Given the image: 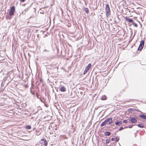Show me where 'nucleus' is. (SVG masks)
Here are the masks:
<instances>
[{"label":"nucleus","instance_id":"obj_21","mask_svg":"<svg viewBox=\"0 0 146 146\" xmlns=\"http://www.w3.org/2000/svg\"><path fill=\"white\" fill-rule=\"evenodd\" d=\"M124 129V128L123 127H120L119 128V129L118 130V131H120L122 130V129Z\"/></svg>","mask_w":146,"mask_h":146},{"label":"nucleus","instance_id":"obj_3","mask_svg":"<svg viewBox=\"0 0 146 146\" xmlns=\"http://www.w3.org/2000/svg\"><path fill=\"white\" fill-rule=\"evenodd\" d=\"M144 41L142 40L140 42V45L138 48V50H141L144 46Z\"/></svg>","mask_w":146,"mask_h":146},{"label":"nucleus","instance_id":"obj_5","mask_svg":"<svg viewBox=\"0 0 146 146\" xmlns=\"http://www.w3.org/2000/svg\"><path fill=\"white\" fill-rule=\"evenodd\" d=\"M105 120L106 121V123L108 125H110L112 123V118L107 119Z\"/></svg>","mask_w":146,"mask_h":146},{"label":"nucleus","instance_id":"obj_8","mask_svg":"<svg viewBox=\"0 0 146 146\" xmlns=\"http://www.w3.org/2000/svg\"><path fill=\"white\" fill-rule=\"evenodd\" d=\"M125 19L126 21H128L130 23H132L133 22V20L129 18H125Z\"/></svg>","mask_w":146,"mask_h":146},{"label":"nucleus","instance_id":"obj_24","mask_svg":"<svg viewBox=\"0 0 146 146\" xmlns=\"http://www.w3.org/2000/svg\"><path fill=\"white\" fill-rule=\"evenodd\" d=\"M31 93H32V94L33 95L35 94V92H33L31 90Z\"/></svg>","mask_w":146,"mask_h":146},{"label":"nucleus","instance_id":"obj_29","mask_svg":"<svg viewBox=\"0 0 146 146\" xmlns=\"http://www.w3.org/2000/svg\"><path fill=\"white\" fill-rule=\"evenodd\" d=\"M40 81H42V80H41V79H40Z\"/></svg>","mask_w":146,"mask_h":146},{"label":"nucleus","instance_id":"obj_19","mask_svg":"<svg viewBox=\"0 0 146 146\" xmlns=\"http://www.w3.org/2000/svg\"><path fill=\"white\" fill-rule=\"evenodd\" d=\"M119 140V137H117L116 138V142L118 141Z\"/></svg>","mask_w":146,"mask_h":146},{"label":"nucleus","instance_id":"obj_9","mask_svg":"<svg viewBox=\"0 0 146 146\" xmlns=\"http://www.w3.org/2000/svg\"><path fill=\"white\" fill-rule=\"evenodd\" d=\"M139 116L142 119H146V115H139Z\"/></svg>","mask_w":146,"mask_h":146},{"label":"nucleus","instance_id":"obj_25","mask_svg":"<svg viewBox=\"0 0 146 146\" xmlns=\"http://www.w3.org/2000/svg\"><path fill=\"white\" fill-rule=\"evenodd\" d=\"M25 0H20V1L21 2H25Z\"/></svg>","mask_w":146,"mask_h":146},{"label":"nucleus","instance_id":"obj_18","mask_svg":"<svg viewBox=\"0 0 146 146\" xmlns=\"http://www.w3.org/2000/svg\"><path fill=\"white\" fill-rule=\"evenodd\" d=\"M110 141V139H107L106 140V142L107 143H109Z\"/></svg>","mask_w":146,"mask_h":146},{"label":"nucleus","instance_id":"obj_7","mask_svg":"<svg viewBox=\"0 0 146 146\" xmlns=\"http://www.w3.org/2000/svg\"><path fill=\"white\" fill-rule=\"evenodd\" d=\"M91 67V64H88V65L86 66V68L85 69V70H84V74H85L87 72L88 70L89 69V68H90Z\"/></svg>","mask_w":146,"mask_h":146},{"label":"nucleus","instance_id":"obj_23","mask_svg":"<svg viewBox=\"0 0 146 146\" xmlns=\"http://www.w3.org/2000/svg\"><path fill=\"white\" fill-rule=\"evenodd\" d=\"M134 26L135 27H137V24H136V23H134V24H133Z\"/></svg>","mask_w":146,"mask_h":146},{"label":"nucleus","instance_id":"obj_16","mask_svg":"<svg viewBox=\"0 0 146 146\" xmlns=\"http://www.w3.org/2000/svg\"><path fill=\"white\" fill-rule=\"evenodd\" d=\"M121 121L115 122V124L116 125H120L121 124Z\"/></svg>","mask_w":146,"mask_h":146},{"label":"nucleus","instance_id":"obj_1","mask_svg":"<svg viewBox=\"0 0 146 146\" xmlns=\"http://www.w3.org/2000/svg\"><path fill=\"white\" fill-rule=\"evenodd\" d=\"M105 12L106 16L107 17H108L110 15V10L109 6L108 4H106L105 7Z\"/></svg>","mask_w":146,"mask_h":146},{"label":"nucleus","instance_id":"obj_13","mask_svg":"<svg viewBox=\"0 0 146 146\" xmlns=\"http://www.w3.org/2000/svg\"><path fill=\"white\" fill-rule=\"evenodd\" d=\"M101 99L102 100H105L106 99V96L105 95H103L101 97Z\"/></svg>","mask_w":146,"mask_h":146},{"label":"nucleus","instance_id":"obj_11","mask_svg":"<svg viewBox=\"0 0 146 146\" xmlns=\"http://www.w3.org/2000/svg\"><path fill=\"white\" fill-rule=\"evenodd\" d=\"M110 134L111 133L110 132H106L105 133V135L106 136H110Z\"/></svg>","mask_w":146,"mask_h":146},{"label":"nucleus","instance_id":"obj_26","mask_svg":"<svg viewBox=\"0 0 146 146\" xmlns=\"http://www.w3.org/2000/svg\"><path fill=\"white\" fill-rule=\"evenodd\" d=\"M115 139V138H112L111 139V140L112 141H113Z\"/></svg>","mask_w":146,"mask_h":146},{"label":"nucleus","instance_id":"obj_14","mask_svg":"<svg viewBox=\"0 0 146 146\" xmlns=\"http://www.w3.org/2000/svg\"><path fill=\"white\" fill-rule=\"evenodd\" d=\"M137 126L139 127H141V128H143L144 127L143 125L142 124H138Z\"/></svg>","mask_w":146,"mask_h":146},{"label":"nucleus","instance_id":"obj_22","mask_svg":"<svg viewBox=\"0 0 146 146\" xmlns=\"http://www.w3.org/2000/svg\"><path fill=\"white\" fill-rule=\"evenodd\" d=\"M127 122V120H124L123 121V122L124 123H126Z\"/></svg>","mask_w":146,"mask_h":146},{"label":"nucleus","instance_id":"obj_30","mask_svg":"<svg viewBox=\"0 0 146 146\" xmlns=\"http://www.w3.org/2000/svg\"><path fill=\"white\" fill-rule=\"evenodd\" d=\"M64 91H65V89H64Z\"/></svg>","mask_w":146,"mask_h":146},{"label":"nucleus","instance_id":"obj_17","mask_svg":"<svg viewBox=\"0 0 146 146\" xmlns=\"http://www.w3.org/2000/svg\"><path fill=\"white\" fill-rule=\"evenodd\" d=\"M36 135H39L40 134V132L39 131L36 130Z\"/></svg>","mask_w":146,"mask_h":146},{"label":"nucleus","instance_id":"obj_10","mask_svg":"<svg viewBox=\"0 0 146 146\" xmlns=\"http://www.w3.org/2000/svg\"><path fill=\"white\" fill-rule=\"evenodd\" d=\"M106 120H105L104 121L102 122V123L100 125L101 127H102L104 126L105 125H106Z\"/></svg>","mask_w":146,"mask_h":146},{"label":"nucleus","instance_id":"obj_27","mask_svg":"<svg viewBox=\"0 0 146 146\" xmlns=\"http://www.w3.org/2000/svg\"><path fill=\"white\" fill-rule=\"evenodd\" d=\"M31 29H29V30L28 31H27V32H28V33H29L30 32V31H31Z\"/></svg>","mask_w":146,"mask_h":146},{"label":"nucleus","instance_id":"obj_28","mask_svg":"<svg viewBox=\"0 0 146 146\" xmlns=\"http://www.w3.org/2000/svg\"><path fill=\"white\" fill-rule=\"evenodd\" d=\"M133 125H131V126H130V127H129V128H131L132 127H133Z\"/></svg>","mask_w":146,"mask_h":146},{"label":"nucleus","instance_id":"obj_6","mask_svg":"<svg viewBox=\"0 0 146 146\" xmlns=\"http://www.w3.org/2000/svg\"><path fill=\"white\" fill-rule=\"evenodd\" d=\"M129 121L132 123H135L137 122V120L135 117H132L129 119Z\"/></svg>","mask_w":146,"mask_h":146},{"label":"nucleus","instance_id":"obj_15","mask_svg":"<svg viewBox=\"0 0 146 146\" xmlns=\"http://www.w3.org/2000/svg\"><path fill=\"white\" fill-rule=\"evenodd\" d=\"M84 10L86 13H89V10L88 8H85L84 9Z\"/></svg>","mask_w":146,"mask_h":146},{"label":"nucleus","instance_id":"obj_4","mask_svg":"<svg viewBox=\"0 0 146 146\" xmlns=\"http://www.w3.org/2000/svg\"><path fill=\"white\" fill-rule=\"evenodd\" d=\"M40 143L42 144L44 146H46L47 145V143L45 139H42L40 141Z\"/></svg>","mask_w":146,"mask_h":146},{"label":"nucleus","instance_id":"obj_2","mask_svg":"<svg viewBox=\"0 0 146 146\" xmlns=\"http://www.w3.org/2000/svg\"><path fill=\"white\" fill-rule=\"evenodd\" d=\"M15 12V8L14 6H12L10 8L9 11V15L10 16L13 15Z\"/></svg>","mask_w":146,"mask_h":146},{"label":"nucleus","instance_id":"obj_12","mask_svg":"<svg viewBox=\"0 0 146 146\" xmlns=\"http://www.w3.org/2000/svg\"><path fill=\"white\" fill-rule=\"evenodd\" d=\"M31 128V126L30 125H27L25 127V128L27 129H29Z\"/></svg>","mask_w":146,"mask_h":146},{"label":"nucleus","instance_id":"obj_20","mask_svg":"<svg viewBox=\"0 0 146 146\" xmlns=\"http://www.w3.org/2000/svg\"><path fill=\"white\" fill-rule=\"evenodd\" d=\"M60 90L62 92L64 91V87L63 86H62L60 88Z\"/></svg>","mask_w":146,"mask_h":146}]
</instances>
